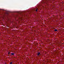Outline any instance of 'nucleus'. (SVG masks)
Wrapping results in <instances>:
<instances>
[{"label": "nucleus", "mask_w": 64, "mask_h": 64, "mask_svg": "<svg viewBox=\"0 0 64 64\" xmlns=\"http://www.w3.org/2000/svg\"><path fill=\"white\" fill-rule=\"evenodd\" d=\"M10 64H12V62H10Z\"/></svg>", "instance_id": "423d86ee"}, {"label": "nucleus", "mask_w": 64, "mask_h": 64, "mask_svg": "<svg viewBox=\"0 0 64 64\" xmlns=\"http://www.w3.org/2000/svg\"><path fill=\"white\" fill-rule=\"evenodd\" d=\"M34 11H33V12H34L35 11L36 12L38 10V9H34Z\"/></svg>", "instance_id": "f257e3e1"}, {"label": "nucleus", "mask_w": 64, "mask_h": 64, "mask_svg": "<svg viewBox=\"0 0 64 64\" xmlns=\"http://www.w3.org/2000/svg\"><path fill=\"white\" fill-rule=\"evenodd\" d=\"M40 54V52H38V54H37V55L38 56H39Z\"/></svg>", "instance_id": "7ed1b4c3"}, {"label": "nucleus", "mask_w": 64, "mask_h": 64, "mask_svg": "<svg viewBox=\"0 0 64 64\" xmlns=\"http://www.w3.org/2000/svg\"><path fill=\"white\" fill-rule=\"evenodd\" d=\"M10 54V52H8V55Z\"/></svg>", "instance_id": "0eeeda50"}, {"label": "nucleus", "mask_w": 64, "mask_h": 64, "mask_svg": "<svg viewBox=\"0 0 64 64\" xmlns=\"http://www.w3.org/2000/svg\"><path fill=\"white\" fill-rule=\"evenodd\" d=\"M54 31H56L58 32V30H57V29H55V30H54Z\"/></svg>", "instance_id": "20e7f679"}, {"label": "nucleus", "mask_w": 64, "mask_h": 64, "mask_svg": "<svg viewBox=\"0 0 64 64\" xmlns=\"http://www.w3.org/2000/svg\"><path fill=\"white\" fill-rule=\"evenodd\" d=\"M28 14H30V13H31V11H28Z\"/></svg>", "instance_id": "f03ea898"}, {"label": "nucleus", "mask_w": 64, "mask_h": 64, "mask_svg": "<svg viewBox=\"0 0 64 64\" xmlns=\"http://www.w3.org/2000/svg\"><path fill=\"white\" fill-rule=\"evenodd\" d=\"M12 55H14L15 54H14L13 53H12L11 54Z\"/></svg>", "instance_id": "39448f33"}]
</instances>
